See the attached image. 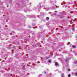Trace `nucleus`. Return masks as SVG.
Wrapping results in <instances>:
<instances>
[{"label":"nucleus","mask_w":77,"mask_h":77,"mask_svg":"<svg viewBox=\"0 0 77 77\" xmlns=\"http://www.w3.org/2000/svg\"><path fill=\"white\" fill-rule=\"evenodd\" d=\"M55 66H59V64H58L57 62L55 63Z\"/></svg>","instance_id":"nucleus-1"},{"label":"nucleus","mask_w":77,"mask_h":77,"mask_svg":"<svg viewBox=\"0 0 77 77\" xmlns=\"http://www.w3.org/2000/svg\"><path fill=\"white\" fill-rule=\"evenodd\" d=\"M46 20H47L48 21V20H49L50 18L48 17H46Z\"/></svg>","instance_id":"nucleus-2"},{"label":"nucleus","mask_w":77,"mask_h":77,"mask_svg":"<svg viewBox=\"0 0 77 77\" xmlns=\"http://www.w3.org/2000/svg\"><path fill=\"white\" fill-rule=\"evenodd\" d=\"M72 47L73 48H75V47L76 46H74V45H73L72 46Z\"/></svg>","instance_id":"nucleus-3"},{"label":"nucleus","mask_w":77,"mask_h":77,"mask_svg":"<svg viewBox=\"0 0 77 77\" xmlns=\"http://www.w3.org/2000/svg\"><path fill=\"white\" fill-rule=\"evenodd\" d=\"M63 74H64L63 73V75H61L62 77H63Z\"/></svg>","instance_id":"nucleus-4"},{"label":"nucleus","mask_w":77,"mask_h":77,"mask_svg":"<svg viewBox=\"0 0 77 77\" xmlns=\"http://www.w3.org/2000/svg\"><path fill=\"white\" fill-rule=\"evenodd\" d=\"M51 61L50 60H48V62H49V63H51Z\"/></svg>","instance_id":"nucleus-5"},{"label":"nucleus","mask_w":77,"mask_h":77,"mask_svg":"<svg viewBox=\"0 0 77 77\" xmlns=\"http://www.w3.org/2000/svg\"><path fill=\"white\" fill-rule=\"evenodd\" d=\"M68 76L69 77H70L71 76V75L69 74V75H68Z\"/></svg>","instance_id":"nucleus-6"},{"label":"nucleus","mask_w":77,"mask_h":77,"mask_svg":"<svg viewBox=\"0 0 77 77\" xmlns=\"http://www.w3.org/2000/svg\"><path fill=\"white\" fill-rule=\"evenodd\" d=\"M46 59H49L50 58V57H46Z\"/></svg>","instance_id":"nucleus-7"},{"label":"nucleus","mask_w":77,"mask_h":77,"mask_svg":"<svg viewBox=\"0 0 77 77\" xmlns=\"http://www.w3.org/2000/svg\"><path fill=\"white\" fill-rule=\"evenodd\" d=\"M70 70H71L70 69H68V71H70Z\"/></svg>","instance_id":"nucleus-8"},{"label":"nucleus","mask_w":77,"mask_h":77,"mask_svg":"<svg viewBox=\"0 0 77 77\" xmlns=\"http://www.w3.org/2000/svg\"><path fill=\"white\" fill-rule=\"evenodd\" d=\"M25 65H24V66H23V68H25Z\"/></svg>","instance_id":"nucleus-9"},{"label":"nucleus","mask_w":77,"mask_h":77,"mask_svg":"<svg viewBox=\"0 0 77 77\" xmlns=\"http://www.w3.org/2000/svg\"><path fill=\"white\" fill-rule=\"evenodd\" d=\"M75 75H76V76H77V73H75Z\"/></svg>","instance_id":"nucleus-10"},{"label":"nucleus","mask_w":77,"mask_h":77,"mask_svg":"<svg viewBox=\"0 0 77 77\" xmlns=\"http://www.w3.org/2000/svg\"><path fill=\"white\" fill-rule=\"evenodd\" d=\"M46 9H47V10H48V9H49V8H46Z\"/></svg>","instance_id":"nucleus-11"},{"label":"nucleus","mask_w":77,"mask_h":77,"mask_svg":"<svg viewBox=\"0 0 77 77\" xmlns=\"http://www.w3.org/2000/svg\"><path fill=\"white\" fill-rule=\"evenodd\" d=\"M39 6H38V7H41V5H39Z\"/></svg>","instance_id":"nucleus-12"},{"label":"nucleus","mask_w":77,"mask_h":77,"mask_svg":"<svg viewBox=\"0 0 77 77\" xmlns=\"http://www.w3.org/2000/svg\"><path fill=\"white\" fill-rule=\"evenodd\" d=\"M72 30H74V28H72Z\"/></svg>","instance_id":"nucleus-13"},{"label":"nucleus","mask_w":77,"mask_h":77,"mask_svg":"<svg viewBox=\"0 0 77 77\" xmlns=\"http://www.w3.org/2000/svg\"><path fill=\"white\" fill-rule=\"evenodd\" d=\"M68 43L69 44H70V42H68Z\"/></svg>","instance_id":"nucleus-14"},{"label":"nucleus","mask_w":77,"mask_h":77,"mask_svg":"<svg viewBox=\"0 0 77 77\" xmlns=\"http://www.w3.org/2000/svg\"><path fill=\"white\" fill-rule=\"evenodd\" d=\"M58 16H59H59H60V15H59Z\"/></svg>","instance_id":"nucleus-15"}]
</instances>
